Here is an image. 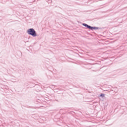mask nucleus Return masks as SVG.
Wrapping results in <instances>:
<instances>
[{
	"label": "nucleus",
	"mask_w": 127,
	"mask_h": 127,
	"mask_svg": "<svg viewBox=\"0 0 127 127\" xmlns=\"http://www.w3.org/2000/svg\"><path fill=\"white\" fill-rule=\"evenodd\" d=\"M82 25L86 27V28H88V29H90V30H97V29H99V27H93L86 23H83Z\"/></svg>",
	"instance_id": "nucleus-2"
},
{
	"label": "nucleus",
	"mask_w": 127,
	"mask_h": 127,
	"mask_svg": "<svg viewBox=\"0 0 127 127\" xmlns=\"http://www.w3.org/2000/svg\"><path fill=\"white\" fill-rule=\"evenodd\" d=\"M71 113H74V112H73V111H71Z\"/></svg>",
	"instance_id": "nucleus-5"
},
{
	"label": "nucleus",
	"mask_w": 127,
	"mask_h": 127,
	"mask_svg": "<svg viewBox=\"0 0 127 127\" xmlns=\"http://www.w3.org/2000/svg\"><path fill=\"white\" fill-rule=\"evenodd\" d=\"M105 94L104 93H101L100 95V97H101L102 98H104V97H105Z\"/></svg>",
	"instance_id": "nucleus-3"
},
{
	"label": "nucleus",
	"mask_w": 127,
	"mask_h": 127,
	"mask_svg": "<svg viewBox=\"0 0 127 127\" xmlns=\"http://www.w3.org/2000/svg\"><path fill=\"white\" fill-rule=\"evenodd\" d=\"M48 2L49 3H51L52 2V0H48Z\"/></svg>",
	"instance_id": "nucleus-4"
},
{
	"label": "nucleus",
	"mask_w": 127,
	"mask_h": 127,
	"mask_svg": "<svg viewBox=\"0 0 127 127\" xmlns=\"http://www.w3.org/2000/svg\"><path fill=\"white\" fill-rule=\"evenodd\" d=\"M27 33L29 35H31L33 37H35L37 36V34H36V31L33 28H30L27 30Z\"/></svg>",
	"instance_id": "nucleus-1"
}]
</instances>
